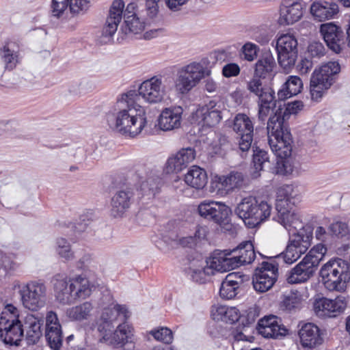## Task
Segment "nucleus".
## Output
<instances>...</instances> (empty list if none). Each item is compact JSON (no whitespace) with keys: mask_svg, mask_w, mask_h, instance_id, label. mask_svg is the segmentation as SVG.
<instances>
[{"mask_svg":"<svg viewBox=\"0 0 350 350\" xmlns=\"http://www.w3.org/2000/svg\"><path fill=\"white\" fill-rule=\"evenodd\" d=\"M298 334L301 344L305 349H312L323 342L321 329L313 323H304Z\"/></svg>","mask_w":350,"mask_h":350,"instance_id":"4be33fe9","label":"nucleus"},{"mask_svg":"<svg viewBox=\"0 0 350 350\" xmlns=\"http://www.w3.org/2000/svg\"><path fill=\"white\" fill-rule=\"evenodd\" d=\"M301 0H282L278 20L280 25H288L299 21L302 15Z\"/></svg>","mask_w":350,"mask_h":350,"instance_id":"412c9836","label":"nucleus"},{"mask_svg":"<svg viewBox=\"0 0 350 350\" xmlns=\"http://www.w3.org/2000/svg\"><path fill=\"white\" fill-rule=\"evenodd\" d=\"M19 293L23 305L29 310L37 311L45 305L46 288L43 283L31 282L24 285Z\"/></svg>","mask_w":350,"mask_h":350,"instance_id":"ddd939ff","label":"nucleus"},{"mask_svg":"<svg viewBox=\"0 0 350 350\" xmlns=\"http://www.w3.org/2000/svg\"><path fill=\"white\" fill-rule=\"evenodd\" d=\"M12 315L14 318V320L16 321H22L21 319V314L18 310V308L14 306L12 304H8L5 306L3 311L1 312V319H5L3 315Z\"/></svg>","mask_w":350,"mask_h":350,"instance_id":"774afa93","label":"nucleus"},{"mask_svg":"<svg viewBox=\"0 0 350 350\" xmlns=\"http://www.w3.org/2000/svg\"><path fill=\"white\" fill-rule=\"evenodd\" d=\"M347 306L345 297L341 295L334 299L321 297L315 299L313 302V309L317 314L330 318H335L341 314Z\"/></svg>","mask_w":350,"mask_h":350,"instance_id":"dca6fc26","label":"nucleus"},{"mask_svg":"<svg viewBox=\"0 0 350 350\" xmlns=\"http://www.w3.org/2000/svg\"><path fill=\"white\" fill-rule=\"evenodd\" d=\"M63 293H71L72 297H69V301L68 302H60L63 304H71L75 302L78 298L80 297L82 290L80 288V285L77 288L76 284L74 282H70L69 284L64 288Z\"/></svg>","mask_w":350,"mask_h":350,"instance_id":"680f3d73","label":"nucleus"},{"mask_svg":"<svg viewBox=\"0 0 350 350\" xmlns=\"http://www.w3.org/2000/svg\"><path fill=\"white\" fill-rule=\"evenodd\" d=\"M240 66L234 62L225 64L221 70L222 75L226 78L237 77L240 74Z\"/></svg>","mask_w":350,"mask_h":350,"instance_id":"0e129e2a","label":"nucleus"},{"mask_svg":"<svg viewBox=\"0 0 350 350\" xmlns=\"http://www.w3.org/2000/svg\"><path fill=\"white\" fill-rule=\"evenodd\" d=\"M94 213L92 210L81 214L75 223L72 224L71 228L75 232L81 233L84 232L90 222L93 221Z\"/></svg>","mask_w":350,"mask_h":350,"instance_id":"c03bdc74","label":"nucleus"},{"mask_svg":"<svg viewBox=\"0 0 350 350\" xmlns=\"http://www.w3.org/2000/svg\"><path fill=\"white\" fill-rule=\"evenodd\" d=\"M267 137L269 145L276 157V174L283 176L291 174L293 165L290 162V157L293 150V137H275L271 135H268Z\"/></svg>","mask_w":350,"mask_h":350,"instance_id":"9d476101","label":"nucleus"},{"mask_svg":"<svg viewBox=\"0 0 350 350\" xmlns=\"http://www.w3.org/2000/svg\"><path fill=\"white\" fill-rule=\"evenodd\" d=\"M0 57L5 64V69L11 71L20 63L19 51H15L10 46V44L6 42L0 48Z\"/></svg>","mask_w":350,"mask_h":350,"instance_id":"72a5a7b5","label":"nucleus"},{"mask_svg":"<svg viewBox=\"0 0 350 350\" xmlns=\"http://www.w3.org/2000/svg\"><path fill=\"white\" fill-rule=\"evenodd\" d=\"M199 215L215 223L222 221L232 214L231 208L225 203L213 200H204L198 206Z\"/></svg>","mask_w":350,"mask_h":350,"instance_id":"f3484780","label":"nucleus"},{"mask_svg":"<svg viewBox=\"0 0 350 350\" xmlns=\"http://www.w3.org/2000/svg\"><path fill=\"white\" fill-rule=\"evenodd\" d=\"M308 53L311 59H319L325 55V48L319 41H314L309 44Z\"/></svg>","mask_w":350,"mask_h":350,"instance_id":"4d7b16f0","label":"nucleus"},{"mask_svg":"<svg viewBox=\"0 0 350 350\" xmlns=\"http://www.w3.org/2000/svg\"><path fill=\"white\" fill-rule=\"evenodd\" d=\"M319 276L329 291L344 292L350 282L349 263L340 258H332L319 270Z\"/></svg>","mask_w":350,"mask_h":350,"instance_id":"7ed1b4c3","label":"nucleus"},{"mask_svg":"<svg viewBox=\"0 0 350 350\" xmlns=\"http://www.w3.org/2000/svg\"><path fill=\"white\" fill-rule=\"evenodd\" d=\"M183 109L180 106L165 108L160 114L158 124L160 129L167 131L180 126Z\"/></svg>","mask_w":350,"mask_h":350,"instance_id":"bb28decb","label":"nucleus"},{"mask_svg":"<svg viewBox=\"0 0 350 350\" xmlns=\"http://www.w3.org/2000/svg\"><path fill=\"white\" fill-rule=\"evenodd\" d=\"M90 2L88 0H69L68 8L70 13L84 14L90 8Z\"/></svg>","mask_w":350,"mask_h":350,"instance_id":"5fc2aeb1","label":"nucleus"},{"mask_svg":"<svg viewBox=\"0 0 350 350\" xmlns=\"http://www.w3.org/2000/svg\"><path fill=\"white\" fill-rule=\"evenodd\" d=\"M211 187L213 191L217 190L221 194L228 193L231 191L226 175H215L211 180Z\"/></svg>","mask_w":350,"mask_h":350,"instance_id":"37998d69","label":"nucleus"},{"mask_svg":"<svg viewBox=\"0 0 350 350\" xmlns=\"http://www.w3.org/2000/svg\"><path fill=\"white\" fill-rule=\"evenodd\" d=\"M196 152L194 148H183L175 154L168 158L164 167L166 174L178 173L187 167L188 164L196 157Z\"/></svg>","mask_w":350,"mask_h":350,"instance_id":"6ab92c4d","label":"nucleus"},{"mask_svg":"<svg viewBox=\"0 0 350 350\" xmlns=\"http://www.w3.org/2000/svg\"><path fill=\"white\" fill-rule=\"evenodd\" d=\"M252 151L251 168L253 171L251 172V176L252 178H258L260 176V172L265 170L266 165H270L271 162L268 152L260 148L256 141L252 145Z\"/></svg>","mask_w":350,"mask_h":350,"instance_id":"c85d7f7f","label":"nucleus"},{"mask_svg":"<svg viewBox=\"0 0 350 350\" xmlns=\"http://www.w3.org/2000/svg\"><path fill=\"white\" fill-rule=\"evenodd\" d=\"M233 130L236 133H254V124L245 113H238L233 120Z\"/></svg>","mask_w":350,"mask_h":350,"instance_id":"ea45409f","label":"nucleus"},{"mask_svg":"<svg viewBox=\"0 0 350 350\" xmlns=\"http://www.w3.org/2000/svg\"><path fill=\"white\" fill-rule=\"evenodd\" d=\"M218 312L221 315V319L228 323L234 324L236 322L239 323V326H241V317L239 310L234 308H221L218 309Z\"/></svg>","mask_w":350,"mask_h":350,"instance_id":"79ce46f5","label":"nucleus"},{"mask_svg":"<svg viewBox=\"0 0 350 350\" xmlns=\"http://www.w3.org/2000/svg\"><path fill=\"white\" fill-rule=\"evenodd\" d=\"M124 2L122 0H114L109 11V16L102 30L100 42L107 44L111 39L118 29L122 18Z\"/></svg>","mask_w":350,"mask_h":350,"instance_id":"a211bd4d","label":"nucleus"},{"mask_svg":"<svg viewBox=\"0 0 350 350\" xmlns=\"http://www.w3.org/2000/svg\"><path fill=\"white\" fill-rule=\"evenodd\" d=\"M161 80L156 77L143 81L137 90L133 89L123 93L118 99V103L126 104V108L120 109L117 114H107V122L110 129L120 133L134 137L139 134L146 124L145 113H137L141 106L137 104L140 98L149 103H157L163 99L161 90Z\"/></svg>","mask_w":350,"mask_h":350,"instance_id":"f257e3e1","label":"nucleus"},{"mask_svg":"<svg viewBox=\"0 0 350 350\" xmlns=\"http://www.w3.org/2000/svg\"><path fill=\"white\" fill-rule=\"evenodd\" d=\"M215 107V105L210 102L208 105H205L198 108L193 113V118L203 127H213L218 124L222 118L221 111Z\"/></svg>","mask_w":350,"mask_h":350,"instance_id":"a878e982","label":"nucleus"},{"mask_svg":"<svg viewBox=\"0 0 350 350\" xmlns=\"http://www.w3.org/2000/svg\"><path fill=\"white\" fill-rule=\"evenodd\" d=\"M327 252V248L323 243L314 245L302 260L288 273L287 282L293 284L308 281L314 275Z\"/></svg>","mask_w":350,"mask_h":350,"instance_id":"423d86ee","label":"nucleus"},{"mask_svg":"<svg viewBox=\"0 0 350 350\" xmlns=\"http://www.w3.org/2000/svg\"><path fill=\"white\" fill-rule=\"evenodd\" d=\"M209 72L210 71L206 70L200 63H191L179 71L176 81V88L182 94H186Z\"/></svg>","mask_w":350,"mask_h":350,"instance_id":"f8f14e48","label":"nucleus"},{"mask_svg":"<svg viewBox=\"0 0 350 350\" xmlns=\"http://www.w3.org/2000/svg\"><path fill=\"white\" fill-rule=\"evenodd\" d=\"M46 345L51 350H60L63 344V332L62 329L55 327L51 329V327L45 331L44 334Z\"/></svg>","mask_w":350,"mask_h":350,"instance_id":"4c0bfd02","label":"nucleus"},{"mask_svg":"<svg viewBox=\"0 0 350 350\" xmlns=\"http://www.w3.org/2000/svg\"><path fill=\"white\" fill-rule=\"evenodd\" d=\"M92 309V304L90 302H85L79 306L73 307L68 311L69 318L75 321H81L86 319L90 315Z\"/></svg>","mask_w":350,"mask_h":350,"instance_id":"a19ab883","label":"nucleus"},{"mask_svg":"<svg viewBox=\"0 0 350 350\" xmlns=\"http://www.w3.org/2000/svg\"><path fill=\"white\" fill-rule=\"evenodd\" d=\"M329 231L332 236L342 239L349 234L348 225L345 222L338 221L331 224Z\"/></svg>","mask_w":350,"mask_h":350,"instance_id":"603ef678","label":"nucleus"},{"mask_svg":"<svg viewBox=\"0 0 350 350\" xmlns=\"http://www.w3.org/2000/svg\"><path fill=\"white\" fill-rule=\"evenodd\" d=\"M232 253H235L234 249L214 250L206 260V266L201 269H195L193 270L191 275L193 280L204 283L206 275H214L215 271L227 272L241 266L240 258L237 256H230Z\"/></svg>","mask_w":350,"mask_h":350,"instance_id":"20e7f679","label":"nucleus"},{"mask_svg":"<svg viewBox=\"0 0 350 350\" xmlns=\"http://www.w3.org/2000/svg\"><path fill=\"white\" fill-rule=\"evenodd\" d=\"M291 186L285 185L278 188L276 192L275 209L282 221H290V213L295 206L296 200L291 196Z\"/></svg>","mask_w":350,"mask_h":350,"instance_id":"aec40b11","label":"nucleus"},{"mask_svg":"<svg viewBox=\"0 0 350 350\" xmlns=\"http://www.w3.org/2000/svg\"><path fill=\"white\" fill-rule=\"evenodd\" d=\"M49 327H51V329H55V327L62 329V325L59 323L57 315L53 311L48 312L46 317L45 331H47Z\"/></svg>","mask_w":350,"mask_h":350,"instance_id":"69168bd1","label":"nucleus"},{"mask_svg":"<svg viewBox=\"0 0 350 350\" xmlns=\"http://www.w3.org/2000/svg\"><path fill=\"white\" fill-rule=\"evenodd\" d=\"M117 318L118 313L113 307L104 309L100 317L102 322L97 327L98 331L103 334L100 342H105L115 349L133 350L135 343L132 339L133 336L132 327L126 323H122L113 330V322Z\"/></svg>","mask_w":350,"mask_h":350,"instance_id":"f03ea898","label":"nucleus"},{"mask_svg":"<svg viewBox=\"0 0 350 350\" xmlns=\"http://www.w3.org/2000/svg\"><path fill=\"white\" fill-rule=\"evenodd\" d=\"M271 38L269 31L266 27H257L252 33V39L260 43L261 45L267 44Z\"/></svg>","mask_w":350,"mask_h":350,"instance_id":"6e6d98bb","label":"nucleus"},{"mask_svg":"<svg viewBox=\"0 0 350 350\" xmlns=\"http://www.w3.org/2000/svg\"><path fill=\"white\" fill-rule=\"evenodd\" d=\"M284 84H287V88H289V89L293 92V94L297 95L303 89L302 81L298 76H288Z\"/></svg>","mask_w":350,"mask_h":350,"instance_id":"bf43d9fd","label":"nucleus"},{"mask_svg":"<svg viewBox=\"0 0 350 350\" xmlns=\"http://www.w3.org/2000/svg\"><path fill=\"white\" fill-rule=\"evenodd\" d=\"M185 182L187 185L197 189H203L208 182L206 172L203 168L193 165L185 175Z\"/></svg>","mask_w":350,"mask_h":350,"instance_id":"c756f323","label":"nucleus"},{"mask_svg":"<svg viewBox=\"0 0 350 350\" xmlns=\"http://www.w3.org/2000/svg\"><path fill=\"white\" fill-rule=\"evenodd\" d=\"M310 12L314 20L321 22L332 19L339 12L338 5L333 2L314 1Z\"/></svg>","mask_w":350,"mask_h":350,"instance_id":"cd10ccee","label":"nucleus"},{"mask_svg":"<svg viewBox=\"0 0 350 350\" xmlns=\"http://www.w3.org/2000/svg\"><path fill=\"white\" fill-rule=\"evenodd\" d=\"M297 40L292 34L281 35L276 40L275 50L280 66L286 71L293 68L298 57Z\"/></svg>","mask_w":350,"mask_h":350,"instance_id":"9b49d317","label":"nucleus"},{"mask_svg":"<svg viewBox=\"0 0 350 350\" xmlns=\"http://www.w3.org/2000/svg\"><path fill=\"white\" fill-rule=\"evenodd\" d=\"M224 280H227L228 282H234L236 285H240L245 288L247 286L250 287V275L240 271L228 273Z\"/></svg>","mask_w":350,"mask_h":350,"instance_id":"de8ad7c7","label":"nucleus"},{"mask_svg":"<svg viewBox=\"0 0 350 350\" xmlns=\"http://www.w3.org/2000/svg\"><path fill=\"white\" fill-rule=\"evenodd\" d=\"M145 29V23L141 21L136 14L125 16L124 24L121 26L119 33H122L121 39L129 33L137 34L141 33Z\"/></svg>","mask_w":350,"mask_h":350,"instance_id":"473e14b6","label":"nucleus"},{"mask_svg":"<svg viewBox=\"0 0 350 350\" xmlns=\"http://www.w3.org/2000/svg\"><path fill=\"white\" fill-rule=\"evenodd\" d=\"M22 323L23 328L26 331L25 339L27 345L36 344L42 336L43 318L27 314L22 319Z\"/></svg>","mask_w":350,"mask_h":350,"instance_id":"393cba45","label":"nucleus"},{"mask_svg":"<svg viewBox=\"0 0 350 350\" xmlns=\"http://www.w3.org/2000/svg\"><path fill=\"white\" fill-rule=\"evenodd\" d=\"M70 282H73L62 274H56L53 277L51 283L53 286L56 299L58 301L68 302L69 301V297H72L70 293H63L64 288H66Z\"/></svg>","mask_w":350,"mask_h":350,"instance_id":"2f4dec72","label":"nucleus"},{"mask_svg":"<svg viewBox=\"0 0 350 350\" xmlns=\"http://www.w3.org/2000/svg\"><path fill=\"white\" fill-rule=\"evenodd\" d=\"M260 310L258 307H250L245 310L241 317V328L249 327L253 324L256 318L259 316Z\"/></svg>","mask_w":350,"mask_h":350,"instance_id":"49530a36","label":"nucleus"},{"mask_svg":"<svg viewBox=\"0 0 350 350\" xmlns=\"http://www.w3.org/2000/svg\"><path fill=\"white\" fill-rule=\"evenodd\" d=\"M341 70L338 61H329L312 72L310 81V94L312 100L319 102L323 95L336 82Z\"/></svg>","mask_w":350,"mask_h":350,"instance_id":"6e6552de","label":"nucleus"},{"mask_svg":"<svg viewBox=\"0 0 350 350\" xmlns=\"http://www.w3.org/2000/svg\"><path fill=\"white\" fill-rule=\"evenodd\" d=\"M259 103L264 105L271 106V111L273 114H274V111L278 108L277 103H276V97L275 93L271 84H268L267 85V90L262 92V97H258Z\"/></svg>","mask_w":350,"mask_h":350,"instance_id":"a18cd8bd","label":"nucleus"},{"mask_svg":"<svg viewBox=\"0 0 350 350\" xmlns=\"http://www.w3.org/2000/svg\"><path fill=\"white\" fill-rule=\"evenodd\" d=\"M227 177L231 191L234 189H240L243 185L245 178L242 172L231 171L227 174Z\"/></svg>","mask_w":350,"mask_h":350,"instance_id":"864d4df0","label":"nucleus"},{"mask_svg":"<svg viewBox=\"0 0 350 350\" xmlns=\"http://www.w3.org/2000/svg\"><path fill=\"white\" fill-rule=\"evenodd\" d=\"M234 249L235 252H239L237 257L240 258L241 265L251 264L256 258L254 246L251 241H244Z\"/></svg>","mask_w":350,"mask_h":350,"instance_id":"f704fd0d","label":"nucleus"},{"mask_svg":"<svg viewBox=\"0 0 350 350\" xmlns=\"http://www.w3.org/2000/svg\"><path fill=\"white\" fill-rule=\"evenodd\" d=\"M275 59L269 49L262 51L258 59L254 64V75L262 79L272 81L274 77L273 68L275 66Z\"/></svg>","mask_w":350,"mask_h":350,"instance_id":"b1692460","label":"nucleus"},{"mask_svg":"<svg viewBox=\"0 0 350 350\" xmlns=\"http://www.w3.org/2000/svg\"><path fill=\"white\" fill-rule=\"evenodd\" d=\"M303 107V102L298 100L278 105L274 114H271L268 119L267 134L275 137H293L288 120L292 114H297Z\"/></svg>","mask_w":350,"mask_h":350,"instance_id":"1a4fd4ad","label":"nucleus"},{"mask_svg":"<svg viewBox=\"0 0 350 350\" xmlns=\"http://www.w3.org/2000/svg\"><path fill=\"white\" fill-rule=\"evenodd\" d=\"M261 79V77H256L254 75L253 78L247 83V89L258 97H262V92L267 90L268 85L263 84Z\"/></svg>","mask_w":350,"mask_h":350,"instance_id":"8fccbe9b","label":"nucleus"},{"mask_svg":"<svg viewBox=\"0 0 350 350\" xmlns=\"http://www.w3.org/2000/svg\"><path fill=\"white\" fill-rule=\"evenodd\" d=\"M319 32L327 49L334 54H340L343 49L344 32L341 27L335 22L320 25Z\"/></svg>","mask_w":350,"mask_h":350,"instance_id":"2eb2a0df","label":"nucleus"},{"mask_svg":"<svg viewBox=\"0 0 350 350\" xmlns=\"http://www.w3.org/2000/svg\"><path fill=\"white\" fill-rule=\"evenodd\" d=\"M68 2L69 0H52V16L56 18H59L62 16L64 11L68 8Z\"/></svg>","mask_w":350,"mask_h":350,"instance_id":"052dcab7","label":"nucleus"},{"mask_svg":"<svg viewBox=\"0 0 350 350\" xmlns=\"http://www.w3.org/2000/svg\"><path fill=\"white\" fill-rule=\"evenodd\" d=\"M314 227L307 224L299 230L296 228L288 231V241L286 249L276 258L282 256L285 263L291 265L297 260L302 254L306 252L312 244Z\"/></svg>","mask_w":350,"mask_h":350,"instance_id":"0eeeda50","label":"nucleus"},{"mask_svg":"<svg viewBox=\"0 0 350 350\" xmlns=\"http://www.w3.org/2000/svg\"><path fill=\"white\" fill-rule=\"evenodd\" d=\"M271 206L262 198L249 196L237 204L234 213L241 219L247 228L261 225L271 214Z\"/></svg>","mask_w":350,"mask_h":350,"instance_id":"39448f33","label":"nucleus"},{"mask_svg":"<svg viewBox=\"0 0 350 350\" xmlns=\"http://www.w3.org/2000/svg\"><path fill=\"white\" fill-rule=\"evenodd\" d=\"M150 334L157 340L161 341L166 345H170L173 340L172 331L166 327H162L158 329L151 331Z\"/></svg>","mask_w":350,"mask_h":350,"instance_id":"3c124183","label":"nucleus"},{"mask_svg":"<svg viewBox=\"0 0 350 350\" xmlns=\"http://www.w3.org/2000/svg\"><path fill=\"white\" fill-rule=\"evenodd\" d=\"M301 304V298L300 295L293 291H290L287 294L282 295V300L280 304V308L284 311L291 312L298 309Z\"/></svg>","mask_w":350,"mask_h":350,"instance_id":"e433bc0d","label":"nucleus"},{"mask_svg":"<svg viewBox=\"0 0 350 350\" xmlns=\"http://www.w3.org/2000/svg\"><path fill=\"white\" fill-rule=\"evenodd\" d=\"M295 94H293V92L287 88V84H282L281 88L278 92V98H276L277 105H283L285 103L286 100L289 98H291Z\"/></svg>","mask_w":350,"mask_h":350,"instance_id":"338daca9","label":"nucleus"},{"mask_svg":"<svg viewBox=\"0 0 350 350\" xmlns=\"http://www.w3.org/2000/svg\"><path fill=\"white\" fill-rule=\"evenodd\" d=\"M162 184V179L157 175L148 177L145 181L142 183L139 189H137L139 195H141L138 198H144V196H147L148 199L154 198L156 193L160 191Z\"/></svg>","mask_w":350,"mask_h":350,"instance_id":"7c9ffc66","label":"nucleus"},{"mask_svg":"<svg viewBox=\"0 0 350 350\" xmlns=\"http://www.w3.org/2000/svg\"><path fill=\"white\" fill-rule=\"evenodd\" d=\"M240 135L239 141V148L241 151H247L251 147L252 148V143L253 141L254 133L244 132L237 133Z\"/></svg>","mask_w":350,"mask_h":350,"instance_id":"e2e57ef3","label":"nucleus"},{"mask_svg":"<svg viewBox=\"0 0 350 350\" xmlns=\"http://www.w3.org/2000/svg\"><path fill=\"white\" fill-rule=\"evenodd\" d=\"M241 291H245V288L240 285H236L234 282H227L224 280L219 288V296L223 299H231L234 298L239 294L241 295Z\"/></svg>","mask_w":350,"mask_h":350,"instance_id":"58836bf2","label":"nucleus"},{"mask_svg":"<svg viewBox=\"0 0 350 350\" xmlns=\"http://www.w3.org/2000/svg\"><path fill=\"white\" fill-rule=\"evenodd\" d=\"M24 336L22 321L12 320L9 325L0 327V338L4 345L19 347Z\"/></svg>","mask_w":350,"mask_h":350,"instance_id":"5701e85b","label":"nucleus"},{"mask_svg":"<svg viewBox=\"0 0 350 350\" xmlns=\"http://www.w3.org/2000/svg\"><path fill=\"white\" fill-rule=\"evenodd\" d=\"M263 321H258L256 329L258 333L265 338H281L288 334V330L285 326L281 328L274 326H262Z\"/></svg>","mask_w":350,"mask_h":350,"instance_id":"c9c22d12","label":"nucleus"},{"mask_svg":"<svg viewBox=\"0 0 350 350\" xmlns=\"http://www.w3.org/2000/svg\"><path fill=\"white\" fill-rule=\"evenodd\" d=\"M112 185L116 191L111 198V215L113 217H121L129 208L134 196V189L129 186L126 183H120L116 185V180L113 181Z\"/></svg>","mask_w":350,"mask_h":350,"instance_id":"4468645a","label":"nucleus"},{"mask_svg":"<svg viewBox=\"0 0 350 350\" xmlns=\"http://www.w3.org/2000/svg\"><path fill=\"white\" fill-rule=\"evenodd\" d=\"M251 284L253 285V288L258 293H265L273 287L275 284V280L273 279L268 280H258V278H252Z\"/></svg>","mask_w":350,"mask_h":350,"instance_id":"13d9d810","label":"nucleus"},{"mask_svg":"<svg viewBox=\"0 0 350 350\" xmlns=\"http://www.w3.org/2000/svg\"><path fill=\"white\" fill-rule=\"evenodd\" d=\"M241 52L243 55L244 59L252 62L257 58L260 52V48L253 42H247L242 46Z\"/></svg>","mask_w":350,"mask_h":350,"instance_id":"09e8293b","label":"nucleus"}]
</instances>
